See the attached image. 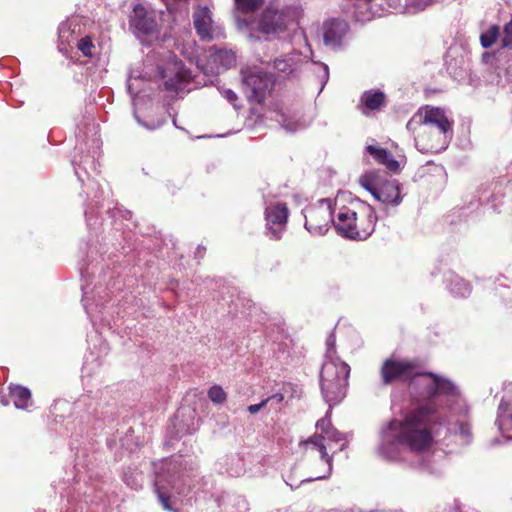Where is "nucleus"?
<instances>
[{
	"instance_id": "f257e3e1",
	"label": "nucleus",
	"mask_w": 512,
	"mask_h": 512,
	"mask_svg": "<svg viewBox=\"0 0 512 512\" xmlns=\"http://www.w3.org/2000/svg\"><path fill=\"white\" fill-rule=\"evenodd\" d=\"M417 367L416 361L392 356L380 368L383 385L412 379L410 389L426 400L403 419L391 420L381 428L377 452L388 461H403L406 451L419 454L430 448L434 427L444 421L438 396L446 397L447 402L461 401L460 392L450 379L432 372L418 373Z\"/></svg>"
},
{
	"instance_id": "f03ea898",
	"label": "nucleus",
	"mask_w": 512,
	"mask_h": 512,
	"mask_svg": "<svg viewBox=\"0 0 512 512\" xmlns=\"http://www.w3.org/2000/svg\"><path fill=\"white\" fill-rule=\"evenodd\" d=\"M208 481L200 477L198 465L183 460H167L156 472L154 491L162 507L171 512H178L171 504L172 493L187 496L206 491Z\"/></svg>"
},
{
	"instance_id": "7ed1b4c3",
	"label": "nucleus",
	"mask_w": 512,
	"mask_h": 512,
	"mask_svg": "<svg viewBox=\"0 0 512 512\" xmlns=\"http://www.w3.org/2000/svg\"><path fill=\"white\" fill-rule=\"evenodd\" d=\"M356 207H332L330 199H322L319 207H310L305 213L304 227L312 235H325L332 223L339 235L355 239Z\"/></svg>"
},
{
	"instance_id": "20e7f679",
	"label": "nucleus",
	"mask_w": 512,
	"mask_h": 512,
	"mask_svg": "<svg viewBox=\"0 0 512 512\" xmlns=\"http://www.w3.org/2000/svg\"><path fill=\"white\" fill-rule=\"evenodd\" d=\"M350 367L336 352V336L331 331L326 339L325 360L320 372V386L326 403H339L346 396Z\"/></svg>"
},
{
	"instance_id": "39448f33",
	"label": "nucleus",
	"mask_w": 512,
	"mask_h": 512,
	"mask_svg": "<svg viewBox=\"0 0 512 512\" xmlns=\"http://www.w3.org/2000/svg\"><path fill=\"white\" fill-rule=\"evenodd\" d=\"M413 124H419L423 132H427L429 128L437 129V141L439 145L431 144L429 147H421L422 151H442L445 150L453 138V121L449 119L446 111L440 107L424 106L407 123L410 129Z\"/></svg>"
},
{
	"instance_id": "423d86ee",
	"label": "nucleus",
	"mask_w": 512,
	"mask_h": 512,
	"mask_svg": "<svg viewBox=\"0 0 512 512\" xmlns=\"http://www.w3.org/2000/svg\"><path fill=\"white\" fill-rule=\"evenodd\" d=\"M298 16V9L294 6L277 7L270 5L266 7L258 19L251 24L245 23L250 26L251 32L249 38L251 40H259L252 30H255L266 36H275L287 30L289 24L294 22Z\"/></svg>"
},
{
	"instance_id": "0eeeda50",
	"label": "nucleus",
	"mask_w": 512,
	"mask_h": 512,
	"mask_svg": "<svg viewBox=\"0 0 512 512\" xmlns=\"http://www.w3.org/2000/svg\"><path fill=\"white\" fill-rule=\"evenodd\" d=\"M337 403H328L329 409L326 413V415L317 421L316 428L320 430V433L317 435H314L310 437L305 443L311 444L315 449H317L320 452V459L322 462L326 464V470L323 474L317 475L315 477H309L301 480V483L306 482H312L315 480H322L327 479L330 477L332 473V467H333V456L328 455L326 446L324 444L325 440H328L330 442L338 443L340 441H344L346 438V435L339 432L337 429H335L330 420V415L332 411V406L336 405Z\"/></svg>"
},
{
	"instance_id": "6e6552de",
	"label": "nucleus",
	"mask_w": 512,
	"mask_h": 512,
	"mask_svg": "<svg viewBox=\"0 0 512 512\" xmlns=\"http://www.w3.org/2000/svg\"><path fill=\"white\" fill-rule=\"evenodd\" d=\"M360 185L379 202L397 207L403 200L402 185L396 179H386L376 171H369L359 179Z\"/></svg>"
},
{
	"instance_id": "1a4fd4ad",
	"label": "nucleus",
	"mask_w": 512,
	"mask_h": 512,
	"mask_svg": "<svg viewBox=\"0 0 512 512\" xmlns=\"http://www.w3.org/2000/svg\"><path fill=\"white\" fill-rule=\"evenodd\" d=\"M242 81L248 100L255 103H262L274 86L272 75L261 69L242 71Z\"/></svg>"
},
{
	"instance_id": "9d476101",
	"label": "nucleus",
	"mask_w": 512,
	"mask_h": 512,
	"mask_svg": "<svg viewBox=\"0 0 512 512\" xmlns=\"http://www.w3.org/2000/svg\"><path fill=\"white\" fill-rule=\"evenodd\" d=\"M196 33L202 40L211 41L225 37L221 25L213 21L212 12L207 6H198L193 13Z\"/></svg>"
},
{
	"instance_id": "9b49d317",
	"label": "nucleus",
	"mask_w": 512,
	"mask_h": 512,
	"mask_svg": "<svg viewBox=\"0 0 512 512\" xmlns=\"http://www.w3.org/2000/svg\"><path fill=\"white\" fill-rule=\"evenodd\" d=\"M129 24L133 34L142 43L145 42L147 37H152L157 34L155 17L149 14L141 4L135 5Z\"/></svg>"
},
{
	"instance_id": "f8f14e48",
	"label": "nucleus",
	"mask_w": 512,
	"mask_h": 512,
	"mask_svg": "<svg viewBox=\"0 0 512 512\" xmlns=\"http://www.w3.org/2000/svg\"><path fill=\"white\" fill-rule=\"evenodd\" d=\"M72 163L74 165L75 174L80 183L83 185L87 198H90V194L92 193V199L98 201L102 197V190L99 183L94 179H91L88 173V168L96 172V158H90L87 155L83 158L80 164L77 165L75 160H73Z\"/></svg>"
},
{
	"instance_id": "ddd939ff",
	"label": "nucleus",
	"mask_w": 512,
	"mask_h": 512,
	"mask_svg": "<svg viewBox=\"0 0 512 512\" xmlns=\"http://www.w3.org/2000/svg\"><path fill=\"white\" fill-rule=\"evenodd\" d=\"M355 207L357 215L354 240H366L375 230L377 215L375 209L367 203L358 202Z\"/></svg>"
},
{
	"instance_id": "4468645a",
	"label": "nucleus",
	"mask_w": 512,
	"mask_h": 512,
	"mask_svg": "<svg viewBox=\"0 0 512 512\" xmlns=\"http://www.w3.org/2000/svg\"><path fill=\"white\" fill-rule=\"evenodd\" d=\"M267 220V234L271 239L279 240L288 219V208L285 203L267 207L265 210Z\"/></svg>"
},
{
	"instance_id": "2eb2a0df",
	"label": "nucleus",
	"mask_w": 512,
	"mask_h": 512,
	"mask_svg": "<svg viewBox=\"0 0 512 512\" xmlns=\"http://www.w3.org/2000/svg\"><path fill=\"white\" fill-rule=\"evenodd\" d=\"M504 391L495 424L504 437L512 440V384H508Z\"/></svg>"
},
{
	"instance_id": "dca6fc26",
	"label": "nucleus",
	"mask_w": 512,
	"mask_h": 512,
	"mask_svg": "<svg viewBox=\"0 0 512 512\" xmlns=\"http://www.w3.org/2000/svg\"><path fill=\"white\" fill-rule=\"evenodd\" d=\"M348 29V24L344 20L331 19L326 21L323 26V40L325 45L332 49L340 48Z\"/></svg>"
},
{
	"instance_id": "f3484780",
	"label": "nucleus",
	"mask_w": 512,
	"mask_h": 512,
	"mask_svg": "<svg viewBox=\"0 0 512 512\" xmlns=\"http://www.w3.org/2000/svg\"><path fill=\"white\" fill-rule=\"evenodd\" d=\"M209 63L211 72L220 73L235 65L236 55L232 50L212 47L209 49Z\"/></svg>"
},
{
	"instance_id": "a211bd4d",
	"label": "nucleus",
	"mask_w": 512,
	"mask_h": 512,
	"mask_svg": "<svg viewBox=\"0 0 512 512\" xmlns=\"http://www.w3.org/2000/svg\"><path fill=\"white\" fill-rule=\"evenodd\" d=\"M8 389V395L0 399L3 406H7L12 401L17 409H26L32 404L31 392L27 387L10 384Z\"/></svg>"
},
{
	"instance_id": "6ab92c4d",
	"label": "nucleus",
	"mask_w": 512,
	"mask_h": 512,
	"mask_svg": "<svg viewBox=\"0 0 512 512\" xmlns=\"http://www.w3.org/2000/svg\"><path fill=\"white\" fill-rule=\"evenodd\" d=\"M365 151L371 155L377 163L384 165L389 171L393 173L400 171L399 161H397L393 154L387 149L375 145H368Z\"/></svg>"
},
{
	"instance_id": "aec40b11",
	"label": "nucleus",
	"mask_w": 512,
	"mask_h": 512,
	"mask_svg": "<svg viewBox=\"0 0 512 512\" xmlns=\"http://www.w3.org/2000/svg\"><path fill=\"white\" fill-rule=\"evenodd\" d=\"M386 103V96L379 90H367L360 97L359 109L364 115L380 110Z\"/></svg>"
},
{
	"instance_id": "412c9836",
	"label": "nucleus",
	"mask_w": 512,
	"mask_h": 512,
	"mask_svg": "<svg viewBox=\"0 0 512 512\" xmlns=\"http://www.w3.org/2000/svg\"><path fill=\"white\" fill-rule=\"evenodd\" d=\"M304 62L299 53H292L274 60V68L286 75H294Z\"/></svg>"
},
{
	"instance_id": "4be33fe9",
	"label": "nucleus",
	"mask_w": 512,
	"mask_h": 512,
	"mask_svg": "<svg viewBox=\"0 0 512 512\" xmlns=\"http://www.w3.org/2000/svg\"><path fill=\"white\" fill-rule=\"evenodd\" d=\"M444 281L448 291L454 297L464 298L471 293V285L453 272L446 273Z\"/></svg>"
},
{
	"instance_id": "5701e85b",
	"label": "nucleus",
	"mask_w": 512,
	"mask_h": 512,
	"mask_svg": "<svg viewBox=\"0 0 512 512\" xmlns=\"http://www.w3.org/2000/svg\"><path fill=\"white\" fill-rule=\"evenodd\" d=\"M76 24H73L72 21H65L59 25L58 28V39H59V49L62 51L64 45H71L72 43L77 41V35L75 28Z\"/></svg>"
},
{
	"instance_id": "b1692460",
	"label": "nucleus",
	"mask_w": 512,
	"mask_h": 512,
	"mask_svg": "<svg viewBox=\"0 0 512 512\" xmlns=\"http://www.w3.org/2000/svg\"><path fill=\"white\" fill-rule=\"evenodd\" d=\"M226 463L228 465L226 472L232 477H238L245 472L244 462L239 455L227 457Z\"/></svg>"
},
{
	"instance_id": "393cba45",
	"label": "nucleus",
	"mask_w": 512,
	"mask_h": 512,
	"mask_svg": "<svg viewBox=\"0 0 512 512\" xmlns=\"http://www.w3.org/2000/svg\"><path fill=\"white\" fill-rule=\"evenodd\" d=\"M164 87L168 91H178L182 88V85L185 81V73L183 71L178 70L174 75L168 76L167 74H163Z\"/></svg>"
},
{
	"instance_id": "a878e982",
	"label": "nucleus",
	"mask_w": 512,
	"mask_h": 512,
	"mask_svg": "<svg viewBox=\"0 0 512 512\" xmlns=\"http://www.w3.org/2000/svg\"><path fill=\"white\" fill-rule=\"evenodd\" d=\"M144 476L142 472L131 470L124 472L123 481L133 490H139L143 486Z\"/></svg>"
},
{
	"instance_id": "bb28decb",
	"label": "nucleus",
	"mask_w": 512,
	"mask_h": 512,
	"mask_svg": "<svg viewBox=\"0 0 512 512\" xmlns=\"http://www.w3.org/2000/svg\"><path fill=\"white\" fill-rule=\"evenodd\" d=\"M498 37L499 27L492 25L480 35V43L483 48H489L497 41Z\"/></svg>"
},
{
	"instance_id": "cd10ccee",
	"label": "nucleus",
	"mask_w": 512,
	"mask_h": 512,
	"mask_svg": "<svg viewBox=\"0 0 512 512\" xmlns=\"http://www.w3.org/2000/svg\"><path fill=\"white\" fill-rule=\"evenodd\" d=\"M236 7L243 13H251L257 10L264 0H234Z\"/></svg>"
},
{
	"instance_id": "c85d7f7f",
	"label": "nucleus",
	"mask_w": 512,
	"mask_h": 512,
	"mask_svg": "<svg viewBox=\"0 0 512 512\" xmlns=\"http://www.w3.org/2000/svg\"><path fill=\"white\" fill-rule=\"evenodd\" d=\"M226 392L219 385H214L208 390L209 399L215 404H222L226 401Z\"/></svg>"
},
{
	"instance_id": "c756f323",
	"label": "nucleus",
	"mask_w": 512,
	"mask_h": 512,
	"mask_svg": "<svg viewBox=\"0 0 512 512\" xmlns=\"http://www.w3.org/2000/svg\"><path fill=\"white\" fill-rule=\"evenodd\" d=\"M100 367V362L97 358L94 357L92 353L85 357L82 374L83 377L90 376L95 368Z\"/></svg>"
},
{
	"instance_id": "7c9ffc66",
	"label": "nucleus",
	"mask_w": 512,
	"mask_h": 512,
	"mask_svg": "<svg viewBox=\"0 0 512 512\" xmlns=\"http://www.w3.org/2000/svg\"><path fill=\"white\" fill-rule=\"evenodd\" d=\"M501 48L512 49V18L503 27L501 36Z\"/></svg>"
},
{
	"instance_id": "2f4dec72",
	"label": "nucleus",
	"mask_w": 512,
	"mask_h": 512,
	"mask_svg": "<svg viewBox=\"0 0 512 512\" xmlns=\"http://www.w3.org/2000/svg\"><path fill=\"white\" fill-rule=\"evenodd\" d=\"M77 48L82 52V54L86 57L92 56V51L94 49V44L90 36H85L81 39H77L76 41Z\"/></svg>"
},
{
	"instance_id": "473e14b6",
	"label": "nucleus",
	"mask_w": 512,
	"mask_h": 512,
	"mask_svg": "<svg viewBox=\"0 0 512 512\" xmlns=\"http://www.w3.org/2000/svg\"><path fill=\"white\" fill-rule=\"evenodd\" d=\"M314 66L318 73L320 91H322L329 80V68L328 65H326L325 63H315Z\"/></svg>"
},
{
	"instance_id": "72a5a7b5",
	"label": "nucleus",
	"mask_w": 512,
	"mask_h": 512,
	"mask_svg": "<svg viewBox=\"0 0 512 512\" xmlns=\"http://www.w3.org/2000/svg\"><path fill=\"white\" fill-rule=\"evenodd\" d=\"M457 432L463 438L465 443H470L472 439L471 426L468 422H459Z\"/></svg>"
},
{
	"instance_id": "f704fd0d",
	"label": "nucleus",
	"mask_w": 512,
	"mask_h": 512,
	"mask_svg": "<svg viewBox=\"0 0 512 512\" xmlns=\"http://www.w3.org/2000/svg\"><path fill=\"white\" fill-rule=\"evenodd\" d=\"M134 116H135V119L138 122V124L143 126L146 129H148V130H155V129L161 127L163 125V123L165 122L164 119H159V120L153 121L151 123L145 122V121L140 119V117L137 115L136 112H134Z\"/></svg>"
},
{
	"instance_id": "c9c22d12",
	"label": "nucleus",
	"mask_w": 512,
	"mask_h": 512,
	"mask_svg": "<svg viewBox=\"0 0 512 512\" xmlns=\"http://www.w3.org/2000/svg\"><path fill=\"white\" fill-rule=\"evenodd\" d=\"M282 126L285 130L289 131V132H295L299 129H302L304 128V125L301 124L299 121H296V122H292L290 119H288L287 117H283V120H282Z\"/></svg>"
},
{
	"instance_id": "e433bc0d",
	"label": "nucleus",
	"mask_w": 512,
	"mask_h": 512,
	"mask_svg": "<svg viewBox=\"0 0 512 512\" xmlns=\"http://www.w3.org/2000/svg\"><path fill=\"white\" fill-rule=\"evenodd\" d=\"M221 93H222L223 97L229 103H231L234 107H237L236 102H237L238 97H237V94L233 90L224 89Z\"/></svg>"
},
{
	"instance_id": "4c0bfd02",
	"label": "nucleus",
	"mask_w": 512,
	"mask_h": 512,
	"mask_svg": "<svg viewBox=\"0 0 512 512\" xmlns=\"http://www.w3.org/2000/svg\"><path fill=\"white\" fill-rule=\"evenodd\" d=\"M269 402V399H264L258 404H253L248 406L247 410L250 414H256L258 413L263 407L266 406V404Z\"/></svg>"
},
{
	"instance_id": "58836bf2",
	"label": "nucleus",
	"mask_w": 512,
	"mask_h": 512,
	"mask_svg": "<svg viewBox=\"0 0 512 512\" xmlns=\"http://www.w3.org/2000/svg\"><path fill=\"white\" fill-rule=\"evenodd\" d=\"M92 213H93V207L88 204L85 208V218L88 226H92L96 224V221L92 223Z\"/></svg>"
},
{
	"instance_id": "ea45409f",
	"label": "nucleus",
	"mask_w": 512,
	"mask_h": 512,
	"mask_svg": "<svg viewBox=\"0 0 512 512\" xmlns=\"http://www.w3.org/2000/svg\"><path fill=\"white\" fill-rule=\"evenodd\" d=\"M82 291H83V298H82V301H83V305H84V308L86 310V312L89 314L90 311H89V306L88 304L86 303V298H87V286L85 284L82 285Z\"/></svg>"
},
{
	"instance_id": "a19ab883",
	"label": "nucleus",
	"mask_w": 512,
	"mask_h": 512,
	"mask_svg": "<svg viewBox=\"0 0 512 512\" xmlns=\"http://www.w3.org/2000/svg\"><path fill=\"white\" fill-rule=\"evenodd\" d=\"M127 89H128L129 94L134 99L135 98V93H134V90H133L132 74L129 76V79L127 81Z\"/></svg>"
},
{
	"instance_id": "79ce46f5",
	"label": "nucleus",
	"mask_w": 512,
	"mask_h": 512,
	"mask_svg": "<svg viewBox=\"0 0 512 512\" xmlns=\"http://www.w3.org/2000/svg\"><path fill=\"white\" fill-rule=\"evenodd\" d=\"M268 399H269V401L275 400L277 402H282L284 397L281 393H276V394L272 395L271 397H269Z\"/></svg>"
},
{
	"instance_id": "37998d69",
	"label": "nucleus",
	"mask_w": 512,
	"mask_h": 512,
	"mask_svg": "<svg viewBox=\"0 0 512 512\" xmlns=\"http://www.w3.org/2000/svg\"><path fill=\"white\" fill-rule=\"evenodd\" d=\"M347 445H348V442H347V441H344V442L341 444V446H340L339 450H340V451L344 450V449L347 447Z\"/></svg>"
},
{
	"instance_id": "c03bdc74",
	"label": "nucleus",
	"mask_w": 512,
	"mask_h": 512,
	"mask_svg": "<svg viewBox=\"0 0 512 512\" xmlns=\"http://www.w3.org/2000/svg\"><path fill=\"white\" fill-rule=\"evenodd\" d=\"M322 221H323V216H318L317 218H315L314 223H322Z\"/></svg>"
},
{
	"instance_id": "a18cd8bd",
	"label": "nucleus",
	"mask_w": 512,
	"mask_h": 512,
	"mask_svg": "<svg viewBox=\"0 0 512 512\" xmlns=\"http://www.w3.org/2000/svg\"><path fill=\"white\" fill-rule=\"evenodd\" d=\"M202 251H205L204 247L198 246L196 254H201Z\"/></svg>"
},
{
	"instance_id": "49530a36",
	"label": "nucleus",
	"mask_w": 512,
	"mask_h": 512,
	"mask_svg": "<svg viewBox=\"0 0 512 512\" xmlns=\"http://www.w3.org/2000/svg\"><path fill=\"white\" fill-rule=\"evenodd\" d=\"M80 274H81L82 279L84 280L85 279V271L83 268H80Z\"/></svg>"
},
{
	"instance_id": "de8ad7c7",
	"label": "nucleus",
	"mask_w": 512,
	"mask_h": 512,
	"mask_svg": "<svg viewBox=\"0 0 512 512\" xmlns=\"http://www.w3.org/2000/svg\"><path fill=\"white\" fill-rule=\"evenodd\" d=\"M291 488H294L293 484H290L288 482H286ZM298 486H295V488H297Z\"/></svg>"
},
{
	"instance_id": "09e8293b",
	"label": "nucleus",
	"mask_w": 512,
	"mask_h": 512,
	"mask_svg": "<svg viewBox=\"0 0 512 512\" xmlns=\"http://www.w3.org/2000/svg\"><path fill=\"white\" fill-rule=\"evenodd\" d=\"M498 442H499V441H498L497 439H494V440H493V444H496V443H498Z\"/></svg>"
},
{
	"instance_id": "8fccbe9b",
	"label": "nucleus",
	"mask_w": 512,
	"mask_h": 512,
	"mask_svg": "<svg viewBox=\"0 0 512 512\" xmlns=\"http://www.w3.org/2000/svg\"><path fill=\"white\" fill-rule=\"evenodd\" d=\"M94 154H97V151H94ZM90 158L94 157L95 158V155H92V156H89Z\"/></svg>"
},
{
	"instance_id": "3c124183",
	"label": "nucleus",
	"mask_w": 512,
	"mask_h": 512,
	"mask_svg": "<svg viewBox=\"0 0 512 512\" xmlns=\"http://www.w3.org/2000/svg\"><path fill=\"white\" fill-rule=\"evenodd\" d=\"M173 124L177 127L175 118L173 119Z\"/></svg>"
},
{
	"instance_id": "603ef678",
	"label": "nucleus",
	"mask_w": 512,
	"mask_h": 512,
	"mask_svg": "<svg viewBox=\"0 0 512 512\" xmlns=\"http://www.w3.org/2000/svg\"><path fill=\"white\" fill-rule=\"evenodd\" d=\"M509 307H510V308H512V303L510 304V306H509Z\"/></svg>"
}]
</instances>
